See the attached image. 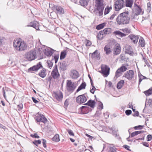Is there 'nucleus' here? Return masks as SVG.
I'll list each match as a JSON object with an SVG mask.
<instances>
[{
    "label": "nucleus",
    "mask_w": 152,
    "mask_h": 152,
    "mask_svg": "<svg viewBox=\"0 0 152 152\" xmlns=\"http://www.w3.org/2000/svg\"><path fill=\"white\" fill-rule=\"evenodd\" d=\"M129 12H123L119 14L116 19V21L118 25H124L128 24L130 21V17Z\"/></svg>",
    "instance_id": "1"
},
{
    "label": "nucleus",
    "mask_w": 152,
    "mask_h": 152,
    "mask_svg": "<svg viewBox=\"0 0 152 152\" xmlns=\"http://www.w3.org/2000/svg\"><path fill=\"white\" fill-rule=\"evenodd\" d=\"M148 104L150 107H152V99L148 100Z\"/></svg>",
    "instance_id": "56"
},
{
    "label": "nucleus",
    "mask_w": 152,
    "mask_h": 152,
    "mask_svg": "<svg viewBox=\"0 0 152 152\" xmlns=\"http://www.w3.org/2000/svg\"><path fill=\"white\" fill-rule=\"evenodd\" d=\"M147 141H149L151 140L152 136L151 134H148L147 135Z\"/></svg>",
    "instance_id": "57"
},
{
    "label": "nucleus",
    "mask_w": 152,
    "mask_h": 152,
    "mask_svg": "<svg viewBox=\"0 0 152 152\" xmlns=\"http://www.w3.org/2000/svg\"><path fill=\"white\" fill-rule=\"evenodd\" d=\"M54 96L56 99L58 101L61 102L62 100L63 95L61 92H56L54 93Z\"/></svg>",
    "instance_id": "19"
},
{
    "label": "nucleus",
    "mask_w": 152,
    "mask_h": 152,
    "mask_svg": "<svg viewBox=\"0 0 152 152\" xmlns=\"http://www.w3.org/2000/svg\"><path fill=\"white\" fill-rule=\"evenodd\" d=\"M132 111L130 110H127L125 111V113L127 115H129L132 113Z\"/></svg>",
    "instance_id": "58"
},
{
    "label": "nucleus",
    "mask_w": 152,
    "mask_h": 152,
    "mask_svg": "<svg viewBox=\"0 0 152 152\" xmlns=\"http://www.w3.org/2000/svg\"><path fill=\"white\" fill-rule=\"evenodd\" d=\"M99 108H100V109L101 110L103 109V104L102 102H99Z\"/></svg>",
    "instance_id": "59"
},
{
    "label": "nucleus",
    "mask_w": 152,
    "mask_h": 152,
    "mask_svg": "<svg viewBox=\"0 0 152 152\" xmlns=\"http://www.w3.org/2000/svg\"><path fill=\"white\" fill-rule=\"evenodd\" d=\"M52 140L56 142H58L60 141L59 136L58 134H56L52 138Z\"/></svg>",
    "instance_id": "33"
},
{
    "label": "nucleus",
    "mask_w": 152,
    "mask_h": 152,
    "mask_svg": "<svg viewBox=\"0 0 152 152\" xmlns=\"http://www.w3.org/2000/svg\"><path fill=\"white\" fill-rule=\"evenodd\" d=\"M86 86V83H82V84L78 87L76 91V93L78 92L79 91L83 89H85Z\"/></svg>",
    "instance_id": "28"
},
{
    "label": "nucleus",
    "mask_w": 152,
    "mask_h": 152,
    "mask_svg": "<svg viewBox=\"0 0 152 152\" xmlns=\"http://www.w3.org/2000/svg\"><path fill=\"white\" fill-rule=\"evenodd\" d=\"M17 107L18 108V110L20 111L22 110L23 108V104H19L17 105Z\"/></svg>",
    "instance_id": "51"
},
{
    "label": "nucleus",
    "mask_w": 152,
    "mask_h": 152,
    "mask_svg": "<svg viewBox=\"0 0 152 152\" xmlns=\"http://www.w3.org/2000/svg\"><path fill=\"white\" fill-rule=\"evenodd\" d=\"M78 75L79 73L76 70L73 69L71 71L70 76L72 79H77L79 77Z\"/></svg>",
    "instance_id": "20"
},
{
    "label": "nucleus",
    "mask_w": 152,
    "mask_h": 152,
    "mask_svg": "<svg viewBox=\"0 0 152 152\" xmlns=\"http://www.w3.org/2000/svg\"><path fill=\"white\" fill-rule=\"evenodd\" d=\"M137 135V133L136 131H135L134 132H132L131 135V137H134V136Z\"/></svg>",
    "instance_id": "62"
},
{
    "label": "nucleus",
    "mask_w": 152,
    "mask_h": 152,
    "mask_svg": "<svg viewBox=\"0 0 152 152\" xmlns=\"http://www.w3.org/2000/svg\"><path fill=\"white\" fill-rule=\"evenodd\" d=\"M66 54V51L65 50L61 52L60 54V59L61 60L64 59Z\"/></svg>",
    "instance_id": "34"
},
{
    "label": "nucleus",
    "mask_w": 152,
    "mask_h": 152,
    "mask_svg": "<svg viewBox=\"0 0 152 152\" xmlns=\"http://www.w3.org/2000/svg\"><path fill=\"white\" fill-rule=\"evenodd\" d=\"M13 46L17 50L20 51H24L26 50L27 48L26 43L21 40H14Z\"/></svg>",
    "instance_id": "2"
},
{
    "label": "nucleus",
    "mask_w": 152,
    "mask_h": 152,
    "mask_svg": "<svg viewBox=\"0 0 152 152\" xmlns=\"http://www.w3.org/2000/svg\"><path fill=\"white\" fill-rule=\"evenodd\" d=\"M42 67L41 62H39L36 65L30 67L28 69L29 72H31L32 71H37L40 68Z\"/></svg>",
    "instance_id": "15"
},
{
    "label": "nucleus",
    "mask_w": 152,
    "mask_h": 152,
    "mask_svg": "<svg viewBox=\"0 0 152 152\" xmlns=\"http://www.w3.org/2000/svg\"><path fill=\"white\" fill-rule=\"evenodd\" d=\"M141 55L142 56L143 60H144L146 65H147L148 67H150V65H149L148 62L147 61V58H146V57L144 56L142 54H141Z\"/></svg>",
    "instance_id": "38"
},
{
    "label": "nucleus",
    "mask_w": 152,
    "mask_h": 152,
    "mask_svg": "<svg viewBox=\"0 0 152 152\" xmlns=\"http://www.w3.org/2000/svg\"><path fill=\"white\" fill-rule=\"evenodd\" d=\"M115 10L119 11L125 6V2L124 0H117L114 3Z\"/></svg>",
    "instance_id": "6"
},
{
    "label": "nucleus",
    "mask_w": 152,
    "mask_h": 152,
    "mask_svg": "<svg viewBox=\"0 0 152 152\" xmlns=\"http://www.w3.org/2000/svg\"><path fill=\"white\" fill-rule=\"evenodd\" d=\"M89 102H90L89 104V106L94 108L95 107L96 102L94 101L91 100H89Z\"/></svg>",
    "instance_id": "32"
},
{
    "label": "nucleus",
    "mask_w": 152,
    "mask_h": 152,
    "mask_svg": "<svg viewBox=\"0 0 152 152\" xmlns=\"http://www.w3.org/2000/svg\"><path fill=\"white\" fill-rule=\"evenodd\" d=\"M126 53L132 56L134 54L133 51L129 49H127L126 50Z\"/></svg>",
    "instance_id": "43"
},
{
    "label": "nucleus",
    "mask_w": 152,
    "mask_h": 152,
    "mask_svg": "<svg viewBox=\"0 0 152 152\" xmlns=\"http://www.w3.org/2000/svg\"><path fill=\"white\" fill-rule=\"evenodd\" d=\"M46 70L43 68L40 72L39 73V75L42 78L45 77L46 76V74L45 73Z\"/></svg>",
    "instance_id": "26"
},
{
    "label": "nucleus",
    "mask_w": 152,
    "mask_h": 152,
    "mask_svg": "<svg viewBox=\"0 0 152 152\" xmlns=\"http://www.w3.org/2000/svg\"><path fill=\"white\" fill-rule=\"evenodd\" d=\"M77 85L71 80H68L66 82V88L68 91H73L75 89Z\"/></svg>",
    "instance_id": "7"
},
{
    "label": "nucleus",
    "mask_w": 152,
    "mask_h": 152,
    "mask_svg": "<svg viewBox=\"0 0 152 152\" xmlns=\"http://www.w3.org/2000/svg\"><path fill=\"white\" fill-rule=\"evenodd\" d=\"M33 143L36 146H37L38 144H40L41 143V141L40 140H35L33 142Z\"/></svg>",
    "instance_id": "46"
},
{
    "label": "nucleus",
    "mask_w": 152,
    "mask_h": 152,
    "mask_svg": "<svg viewBox=\"0 0 152 152\" xmlns=\"http://www.w3.org/2000/svg\"><path fill=\"white\" fill-rule=\"evenodd\" d=\"M105 25V23H103L97 25L96 28L97 30H100L103 28Z\"/></svg>",
    "instance_id": "35"
},
{
    "label": "nucleus",
    "mask_w": 152,
    "mask_h": 152,
    "mask_svg": "<svg viewBox=\"0 0 152 152\" xmlns=\"http://www.w3.org/2000/svg\"><path fill=\"white\" fill-rule=\"evenodd\" d=\"M51 76L54 79H58L60 76V75L58 72L57 68V66L56 65L53 68V69L52 71Z\"/></svg>",
    "instance_id": "10"
},
{
    "label": "nucleus",
    "mask_w": 152,
    "mask_h": 152,
    "mask_svg": "<svg viewBox=\"0 0 152 152\" xmlns=\"http://www.w3.org/2000/svg\"><path fill=\"white\" fill-rule=\"evenodd\" d=\"M86 94L79 95L76 99V101L78 104H82L85 103L87 100Z\"/></svg>",
    "instance_id": "11"
},
{
    "label": "nucleus",
    "mask_w": 152,
    "mask_h": 152,
    "mask_svg": "<svg viewBox=\"0 0 152 152\" xmlns=\"http://www.w3.org/2000/svg\"><path fill=\"white\" fill-rule=\"evenodd\" d=\"M113 34L115 35H118L121 37H125L126 35V34L123 33L119 31H115L113 32Z\"/></svg>",
    "instance_id": "25"
},
{
    "label": "nucleus",
    "mask_w": 152,
    "mask_h": 152,
    "mask_svg": "<svg viewBox=\"0 0 152 152\" xmlns=\"http://www.w3.org/2000/svg\"><path fill=\"white\" fill-rule=\"evenodd\" d=\"M32 99L33 101L35 103H37L39 102V101L37 100L34 97H32Z\"/></svg>",
    "instance_id": "64"
},
{
    "label": "nucleus",
    "mask_w": 152,
    "mask_h": 152,
    "mask_svg": "<svg viewBox=\"0 0 152 152\" xmlns=\"http://www.w3.org/2000/svg\"><path fill=\"white\" fill-rule=\"evenodd\" d=\"M151 4L150 2H148L147 4V11L148 13H149L151 10Z\"/></svg>",
    "instance_id": "40"
},
{
    "label": "nucleus",
    "mask_w": 152,
    "mask_h": 152,
    "mask_svg": "<svg viewBox=\"0 0 152 152\" xmlns=\"http://www.w3.org/2000/svg\"><path fill=\"white\" fill-rule=\"evenodd\" d=\"M116 15V14L115 13H113L112 15H111L109 19L110 20H113Z\"/></svg>",
    "instance_id": "63"
},
{
    "label": "nucleus",
    "mask_w": 152,
    "mask_h": 152,
    "mask_svg": "<svg viewBox=\"0 0 152 152\" xmlns=\"http://www.w3.org/2000/svg\"><path fill=\"white\" fill-rule=\"evenodd\" d=\"M53 8L57 14L61 15L64 13V9L61 6L55 5Z\"/></svg>",
    "instance_id": "13"
},
{
    "label": "nucleus",
    "mask_w": 152,
    "mask_h": 152,
    "mask_svg": "<svg viewBox=\"0 0 152 152\" xmlns=\"http://www.w3.org/2000/svg\"><path fill=\"white\" fill-rule=\"evenodd\" d=\"M108 152H116V151L114 148L111 147Z\"/></svg>",
    "instance_id": "54"
},
{
    "label": "nucleus",
    "mask_w": 152,
    "mask_h": 152,
    "mask_svg": "<svg viewBox=\"0 0 152 152\" xmlns=\"http://www.w3.org/2000/svg\"><path fill=\"white\" fill-rule=\"evenodd\" d=\"M143 127V126L141 125H138L137 126H135L134 127V129L135 130H137L138 129H141Z\"/></svg>",
    "instance_id": "49"
},
{
    "label": "nucleus",
    "mask_w": 152,
    "mask_h": 152,
    "mask_svg": "<svg viewBox=\"0 0 152 152\" xmlns=\"http://www.w3.org/2000/svg\"><path fill=\"white\" fill-rule=\"evenodd\" d=\"M123 76L129 80H132L134 77V72L132 70L127 71L124 75Z\"/></svg>",
    "instance_id": "12"
},
{
    "label": "nucleus",
    "mask_w": 152,
    "mask_h": 152,
    "mask_svg": "<svg viewBox=\"0 0 152 152\" xmlns=\"http://www.w3.org/2000/svg\"><path fill=\"white\" fill-rule=\"evenodd\" d=\"M122 72L120 69L119 68L115 72V78L117 79L118 77L121 76L122 75Z\"/></svg>",
    "instance_id": "29"
},
{
    "label": "nucleus",
    "mask_w": 152,
    "mask_h": 152,
    "mask_svg": "<svg viewBox=\"0 0 152 152\" xmlns=\"http://www.w3.org/2000/svg\"><path fill=\"white\" fill-rule=\"evenodd\" d=\"M122 31L123 32L126 34H128L131 33V29L127 28H126L124 29H122Z\"/></svg>",
    "instance_id": "37"
},
{
    "label": "nucleus",
    "mask_w": 152,
    "mask_h": 152,
    "mask_svg": "<svg viewBox=\"0 0 152 152\" xmlns=\"http://www.w3.org/2000/svg\"><path fill=\"white\" fill-rule=\"evenodd\" d=\"M64 104L65 106L67 107L69 105V100L67 99H66L65 101Z\"/></svg>",
    "instance_id": "60"
},
{
    "label": "nucleus",
    "mask_w": 152,
    "mask_h": 152,
    "mask_svg": "<svg viewBox=\"0 0 152 152\" xmlns=\"http://www.w3.org/2000/svg\"><path fill=\"white\" fill-rule=\"evenodd\" d=\"M59 55H55L53 57V59H52V61H53V60H54L55 61V63L56 64L57 63L58 58H59Z\"/></svg>",
    "instance_id": "44"
},
{
    "label": "nucleus",
    "mask_w": 152,
    "mask_h": 152,
    "mask_svg": "<svg viewBox=\"0 0 152 152\" xmlns=\"http://www.w3.org/2000/svg\"><path fill=\"white\" fill-rule=\"evenodd\" d=\"M132 12L134 14V16H138L140 15H143L144 13V11L142 10L141 7L135 2L134 3L132 9Z\"/></svg>",
    "instance_id": "4"
},
{
    "label": "nucleus",
    "mask_w": 152,
    "mask_h": 152,
    "mask_svg": "<svg viewBox=\"0 0 152 152\" xmlns=\"http://www.w3.org/2000/svg\"><path fill=\"white\" fill-rule=\"evenodd\" d=\"M27 26L33 27L37 30H39V23L37 21H34L30 23Z\"/></svg>",
    "instance_id": "18"
},
{
    "label": "nucleus",
    "mask_w": 152,
    "mask_h": 152,
    "mask_svg": "<svg viewBox=\"0 0 152 152\" xmlns=\"http://www.w3.org/2000/svg\"><path fill=\"white\" fill-rule=\"evenodd\" d=\"M33 38L32 37H30L28 39V43L32 44L33 42Z\"/></svg>",
    "instance_id": "47"
},
{
    "label": "nucleus",
    "mask_w": 152,
    "mask_h": 152,
    "mask_svg": "<svg viewBox=\"0 0 152 152\" xmlns=\"http://www.w3.org/2000/svg\"><path fill=\"white\" fill-rule=\"evenodd\" d=\"M139 84H140V83L142 81V80L143 79H147L146 77L143 76L142 75H139Z\"/></svg>",
    "instance_id": "41"
},
{
    "label": "nucleus",
    "mask_w": 152,
    "mask_h": 152,
    "mask_svg": "<svg viewBox=\"0 0 152 152\" xmlns=\"http://www.w3.org/2000/svg\"><path fill=\"white\" fill-rule=\"evenodd\" d=\"M120 69L122 72H124L128 69L127 68L126 66H124V64H123L119 68Z\"/></svg>",
    "instance_id": "42"
},
{
    "label": "nucleus",
    "mask_w": 152,
    "mask_h": 152,
    "mask_svg": "<svg viewBox=\"0 0 152 152\" xmlns=\"http://www.w3.org/2000/svg\"><path fill=\"white\" fill-rule=\"evenodd\" d=\"M95 11L98 12V15L102 16L103 14L104 9V3L103 0H95Z\"/></svg>",
    "instance_id": "3"
},
{
    "label": "nucleus",
    "mask_w": 152,
    "mask_h": 152,
    "mask_svg": "<svg viewBox=\"0 0 152 152\" xmlns=\"http://www.w3.org/2000/svg\"><path fill=\"white\" fill-rule=\"evenodd\" d=\"M67 132L69 134L71 135L72 136H74V134L73 133L72 131L70 129H68Z\"/></svg>",
    "instance_id": "52"
},
{
    "label": "nucleus",
    "mask_w": 152,
    "mask_h": 152,
    "mask_svg": "<svg viewBox=\"0 0 152 152\" xmlns=\"http://www.w3.org/2000/svg\"><path fill=\"white\" fill-rule=\"evenodd\" d=\"M91 109L90 108L86 106H83L79 109L80 112L81 111L80 113L82 114H85L88 113L89 112L91 111Z\"/></svg>",
    "instance_id": "16"
},
{
    "label": "nucleus",
    "mask_w": 152,
    "mask_h": 152,
    "mask_svg": "<svg viewBox=\"0 0 152 152\" xmlns=\"http://www.w3.org/2000/svg\"><path fill=\"white\" fill-rule=\"evenodd\" d=\"M129 37L131 40L133 41L134 43H136L137 42L139 38V36H135L133 34L130 35Z\"/></svg>",
    "instance_id": "22"
},
{
    "label": "nucleus",
    "mask_w": 152,
    "mask_h": 152,
    "mask_svg": "<svg viewBox=\"0 0 152 152\" xmlns=\"http://www.w3.org/2000/svg\"><path fill=\"white\" fill-rule=\"evenodd\" d=\"M4 39L2 37H0V46L4 42Z\"/></svg>",
    "instance_id": "55"
},
{
    "label": "nucleus",
    "mask_w": 152,
    "mask_h": 152,
    "mask_svg": "<svg viewBox=\"0 0 152 152\" xmlns=\"http://www.w3.org/2000/svg\"><path fill=\"white\" fill-rule=\"evenodd\" d=\"M67 67V64L64 61L60 63L59 69L63 71H64L66 69Z\"/></svg>",
    "instance_id": "23"
},
{
    "label": "nucleus",
    "mask_w": 152,
    "mask_h": 152,
    "mask_svg": "<svg viewBox=\"0 0 152 152\" xmlns=\"http://www.w3.org/2000/svg\"><path fill=\"white\" fill-rule=\"evenodd\" d=\"M47 63L48 64V67L50 68H51L52 67L53 65V62L52 61V60L48 61Z\"/></svg>",
    "instance_id": "45"
},
{
    "label": "nucleus",
    "mask_w": 152,
    "mask_h": 152,
    "mask_svg": "<svg viewBox=\"0 0 152 152\" xmlns=\"http://www.w3.org/2000/svg\"><path fill=\"white\" fill-rule=\"evenodd\" d=\"M112 9V7H107L104 10V15H106L108 14L110 11V10Z\"/></svg>",
    "instance_id": "36"
},
{
    "label": "nucleus",
    "mask_w": 152,
    "mask_h": 152,
    "mask_svg": "<svg viewBox=\"0 0 152 152\" xmlns=\"http://www.w3.org/2000/svg\"><path fill=\"white\" fill-rule=\"evenodd\" d=\"M150 90H148L144 92V93L146 96H147L151 94V93H150Z\"/></svg>",
    "instance_id": "50"
},
{
    "label": "nucleus",
    "mask_w": 152,
    "mask_h": 152,
    "mask_svg": "<svg viewBox=\"0 0 152 152\" xmlns=\"http://www.w3.org/2000/svg\"><path fill=\"white\" fill-rule=\"evenodd\" d=\"M124 83V81L123 80H122L119 81L117 86V88L119 89L121 88L123 86Z\"/></svg>",
    "instance_id": "30"
},
{
    "label": "nucleus",
    "mask_w": 152,
    "mask_h": 152,
    "mask_svg": "<svg viewBox=\"0 0 152 152\" xmlns=\"http://www.w3.org/2000/svg\"><path fill=\"white\" fill-rule=\"evenodd\" d=\"M55 50L50 48L49 49H45L44 52V54L48 56H51L53 53V51Z\"/></svg>",
    "instance_id": "21"
},
{
    "label": "nucleus",
    "mask_w": 152,
    "mask_h": 152,
    "mask_svg": "<svg viewBox=\"0 0 152 152\" xmlns=\"http://www.w3.org/2000/svg\"><path fill=\"white\" fill-rule=\"evenodd\" d=\"M89 1V0H80L79 2L81 6L85 7L88 5Z\"/></svg>",
    "instance_id": "27"
},
{
    "label": "nucleus",
    "mask_w": 152,
    "mask_h": 152,
    "mask_svg": "<svg viewBox=\"0 0 152 152\" xmlns=\"http://www.w3.org/2000/svg\"><path fill=\"white\" fill-rule=\"evenodd\" d=\"M112 46L110 44H108L105 45L104 50L105 52V54L108 55L111 53L112 52Z\"/></svg>",
    "instance_id": "14"
},
{
    "label": "nucleus",
    "mask_w": 152,
    "mask_h": 152,
    "mask_svg": "<svg viewBox=\"0 0 152 152\" xmlns=\"http://www.w3.org/2000/svg\"><path fill=\"white\" fill-rule=\"evenodd\" d=\"M36 120L37 122H41L44 124L46 123L48 121L47 119L44 115L39 113H37L36 116Z\"/></svg>",
    "instance_id": "8"
},
{
    "label": "nucleus",
    "mask_w": 152,
    "mask_h": 152,
    "mask_svg": "<svg viewBox=\"0 0 152 152\" xmlns=\"http://www.w3.org/2000/svg\"><path fill=\"white\" fill-rule=\"evenodd\" d=\"M121 51V48L119 44L117 43L114 47L113 54L115 55H118L120 54Z\"/></svg>",
    "instance_id": "17"
},
{
    "label": "nucleus",
    "mask_w": 152,
    "mask_h": 152,
    "mask_svg": "<svg viewBox=\"0 0 152 152\" xmlns=\"http://www.w3.org/2000/svg\"><path fill=\"white\" fill-rule=\"evenodd\" d=\"M91 45V43L90 41L87 40V42L86 44V46H90Z\"/></svg>",
    "instance_id": "61"
},
{
    "label": "nucleus",
    "mask_w": 152,
    "mask_h": 152,
    "mask_svg": "<svg viewBox=\"0 0 152 152\" xmlns=\"http://www.w3.org/2000/svg\"><path fill=\"white\" fill-rule=\"evenodd\" d=\"M139 43L141 47H145V41L142 37H140L139 42Z\"/></svg>",
    "instance_id": "31"
},
{
    "label": "nucleus",
    "mask_w": 152,
    "mask_h": 152,
    "mask_svg": "<svg viewBox=\"0 0 152 152\" xmlns=\"http://www.w3.org/2000/svg\"><path fill=\"white\" fill-rule=\"evenodd\" d=\"M31 136L33 138H39V136L38 135L37 133H34L33 134H31Z\"/></svg>",
    "instance_id": "48"
},
{
    "label": "nucleus",
    "mask_w": 152,
    "mask_h": 152,
    "mask_svg": "<svg viewBox=\"0 0 152 152\" xmlns=\"http://www.w3.org/2000/svg\"><path fill=\"white\" fill-rule=\"evenodd\" d=\"M42 144H43V145L44 147L45 148H46L47 147V145H46V140H45L44 139H42Z\"/></svg>",
    "instance_id": "53"
},
{
    "label": "nucleus",
    "mask_w": 152,
    "mask_h": 152,
    "mask_svg": "<svg viewBox=\"0 0 152 152\" xmlns=\"http://www.w3.org/2000/svg\"><path fill=\"white\" fill-rule=\"evenodd\" d=\"M133 2V0H126L125 5L126 7L131 8Z\"/></svg>",
    "instance_id": "24"
},
{
    "label": "nucleus",
    "mask_w": 152,
    "mask_h": 152,
    "mask_svg": "<svg viewBox=\"0 0 152 152\" xmlns=\"http://www.w3.org/2000/svg\"><path fill=\"white\" fill-rule=\"evenodd\" d=\"M110 68L106 65H101V72L103 75L105 77H107L109 74Z\"/></svg>",
    "instance_id": "9"
},
{
    "label": "nucleus",
    "mask_w": 152,
    "mask_h": 152,
    "mask_svg": "<svg viewBox=\"0 0 152 152\" xmlns=\"http://www.w3.org/2000/svg\"><path fill=\"white\" fill-rule=\"evenodd\" d=\"M36 53V52L35 50H31L25 53L24 58L28 61H31L37 58Z\"/></svg>",
    "instance_id": "5"
},
{
    "label": "nucleus",
    "mask_w": 152,
    "mask_h": 152,
    "mask_svg": "<svg viewBox=\"0 0 152 152\" xmlns=\"http://www.w3.org/2000/svg\"><path fill=\"white\" fill-rule=\"evenodd\" d=\"M104 33L105 34H109L110 33L111 30L110 28H106L104 29Z\"/></svg>",
    "instance_id": "39"
}]
</instances>
